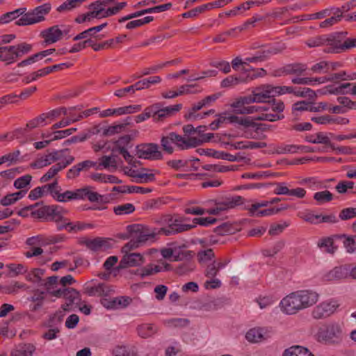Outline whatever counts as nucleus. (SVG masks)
<instances>
[{"label":"nucleus","mask_w":356,"mask_h":356,"mask_svg":"<svg viewBox=\"0 0 356 356\" xmlns=\"http://www.w3.org/2000/svg\"><path fill=\"white\" fill-rule=\"evenodd\" d=\"M35 348L32 344L26 345L24 348L16 350L11 353L12 356H31Z\"/></svg>","instance_id":"69168bd1"},{"label":"nucleus","mask_w":356,"mask_h":356,"mask_svg":"<svg viewBox=\"0 0 356 356\" xmlns=\"http://www.w3.org/2000/svg\"><path fill=\"white\" fill-rule=\"evenodd\" d=\"M311 70L317 74L327 73L330 70V63L324 60L321 61L314 64L311 67Z\"/></svg>","instance_id":"680f3d73"},{"label":"nucleus","mask_w":356,"mask_h":356,"mask_svg":"<svg viewBox=\"0 0 356 356\" xmlns=\"http://www.w3.org/2000/svg\"><path fill=\"white\" fill-rule=\"evenodd\" d=\"M256 102L255 99L254 98L253 95L246 97H242L236 99V101L234 102L231 106L235 110L241 109L243 107H245L244 105L245 104H250L252 103Z\"/></svg>","instance_id":"49530a36"},{"label":"nucleus","mask_w":356,"mask_h":356,"mask_svg":"<svg viewBox=\"0 0 356 356\" xmlns=\"http://www.w3.org/2000/svg\"><path fill=\"white\" fill-rule=\"evenodd\" d=\"M206 107L203 99L195 104L191 108H188L187 112L184 115L186 120L191 121H195L198 119H202L203 115L197 112L201 110L202 108Z\"/></svg>","instance_id":"cd10ccee"},{"label":"nucleus","mask_w":356,"mask_h":356,"mask_svg":"<svg viewBox=\"0 0 356 356\" xmlns=\"http://www.w3.org/2000/svg\"><path fill=\"white\" fill-rule=\"evenodd\" d=\"M129 236L123 237L124 239L134 238L140 245L148 241H153L157 234H160L159 229H150L140 224H134L127 227Z\"/></svg>","instance_id":"20e7f679"},{"label":"nucleus","mask_w":356,"mask_h":356,"mask_svg":"<svg viewBox=\"0 0 356 356\" xmlns=\"http://www.w3.org/2000/svg\"><path fill=\"white\" fill-rule=\"evenodd\" d=\"M164 221L168 224V227L159 229V232H160V234H163L165 236L188 231L196 226L195 225L180 224L178 222L177 220H173L169 216L164 218Z\"/></svg>","instance_id":"f8f14e48"},{"label":"nucleus","mask_w":356,"mask_h":356,"mask_svg":"<svg viewBox=\"0 0 356 356\" xmlns=\"http://www.w3.org/2000/svg\"><path fill=\"white\" fill-rule=\"evenodd\" d=\"M40 188H42V192L44 195L49 193L54 199L56 196L54 193H56L57 190H58V182L57 179H56L51 184H45L41 186Z\"/></svg>","instance_id":"5fc2aeb1"},{"label":"nucleus","mask_w":356,"mask_h":356,"mask_svg":"<svg viewBox=\"0 0 356 356\" xmlns=\"http://www.w3.org/2000/svg\"><path fill=\"white\" fill-rule=\"evenodd\" d=\"M182 105L180 104L164 108H161V103L154 104L151 106L153 120L154 122L163 121L165 118L179 111Z\"/></svg>","instance_id":"9b49d317"},{"label":"nucleus","mask_w":356,"mask_h":356,"mask_svg":"<svg viewBox=\"0 0 356 356\" xmlns=\"http://www.w3.org/2000/svg\"><path fill=\"white\" fill-rule=\"evenodd\" d=\"M80 191H82V197L81 200H83L87 197L91 202H102L103 196L97 192L92 191L89 186L80 188Z\"/></svg>","instance_id":"4c0bfd02"},{"label":"nucleus","mask_w":356,"mask_h":356,"mask_svg":"<svg viewBox=\"0 0 356 356\" xmlns=\"http://www.w3.org/2000/svg\"><path fill=\"white\" fill-rule=\"evenodd\" d=\"M96 166V163L90 160H86L80 162L70 169H69L66 174L67 179H74L76 178L81 171H88L90 168Z\"/></svg>","instance_id":"6ab92c4d"},{"label":"nucleus","mask_w":356,"mask_h":356,"mask_svg":"<svg viewBox=\"0 0 356 356\" xmlns=\"http://www.w3.org/2000/svg\"><path fill=\"white\" fill-rule=\"evenodd\" d=\"M105 6L101 0L91 3L88 6L89 13L93 19H102L111 17L108 8L106 9Z\"/></svg>","instance_id":"aec40b11"},{"label":"nucleus","mask_w":356,"mask_h":356,"mask_svg":"<svg viewBox=\"0 0 356 356\" xmlns=\"http://www.w3.org/2000/svg\"><path fill=\"white\" fill-rule=\"evenodd\" d=\"M26 10V8H21L16 9L14 11L8 12L6 14H3L0 17V24L8 23L10 20L15 19L17 16L24 15Z\"/></svg>","instance_id":"37998d69"},{"label":"nucleus","mask_w":356,"mask_h":356,"mask_svg":"<svg viewBox=\"0 0 356 356\" xmlns=\"http://www.w3.org/2000/svg\"><path fill=\"white\" fill-rule=\"evenodd\" d=\"M268 337L267 332L261 327H254L248 331L245 335L246 339L251 343H259L266 340Z\"/></svg>","instance_id":"a878e982"},{"label":"nucleus","mask_w":356,"mask_h":356,"mask_svg":"<svg viewBox=\"0 0 356 356\" xmlns=\"http://www.w3.org/2000/svg\"><path fill=\"white\" fill-rule=\"evenodd\" d=\"M333 194L327 190L316 192L314 195V199L318 204H323L325 202H331L333 200Z\"/></svg>","instance_id":"79ce46f5"},{"label":"nucleus","mask_w":356,"mask_h":356,"mask_svg":"<svg viewBox=\"0 0 356 356\" xmlns=\"http://www.w3.org/2000/svg\"><path fill=\"white\" fill-rule=\"evenodd\" d=\"M63 237H51L50 238H46L43 235H37L26 238L25 244L29 247H42L51 243H56L60 241Z\"/></svg>","instance_id":"a211bd4d"},{"label":"nucleus","mask_w":356,"mask_h":356,"mask_svg":"<svg viewBox=\"0 0 356 356\" xmlns=\"http://www.w3.org/2000/svg\"><path fill=\"white\" fill-rule=\"evenodd\" d=\"M211 6L207 4L202 5L201 6L197 7L193 10H189L183 14L184 17H196L199 13L204 12L205 10H210Z\"/></svg>","instance_id":"338daca9"},{"label":"nucleus","mask_w":356,"mask_h":356,"mask_svg":"<svg viewBox=\"0 0 356 356\" xmlns=\"http://www.w3.org/2000/svg\"><path fill=\"white\" fill-rule=\"evenodd\" d=\"M256 102H265L267 99L275 97V87L271 85H262L252 90Z\"/></svg>","instance_id":"2eb2a0df"},{"label":"nucleus","mask_w":356,"mask_h":356,"mask_svg":"<svg viewBox=\"0 0 356 356\" xmlns=\"http://www.w3.org/2000/svg\"><path fill=\"white\" fill-rule=\"evenodd\" d=\"M318 300V294L316 292L308 290L299 291L284 297L281 300L280 306L284 313L291 315L314 305Z\"/></svg>","instance_id":"f257e3e1"},{"label":"nucleus","mask_w":356,"mask_h":356,"mask_svg":"<svg viewBox=\"0 0 356 356\" xmlns=\"http://www.w3.org/2000/svg\"><path fill=\"white\" fill-rule=\"evenodd\" d=\"M69 149H63L60 150H54L51 152L53 162L58 161L56 164H64L65 168L72 163L74 161V157L69 154Z\"/></svg>","instance_id":"5701e85b"},{"label":"nucleus","mask_w":356,"mask_h":356,"mask_svg":"<svg viewBox=\"0 0 356 356\" xmlns=\"http://www.w3.org/2000/svg\"><path fill=\"white\" fill-rule=\"evenodd\" d=\"M349 274L346 266H337L324 275L323 278L327 281H334L346 278Z\"/></svg>","instance_id":"bb28decb"},{"label":"nucleus","mask_w":356,"mask_h":356,"mask_svg":"<svg viewBox=\"0 0 356 356\" xmlns=\"http://www.w3.org/2000/svg\"><path fill=\"white\" fill-rule=\"evenodd\" d=\"M55 198L56 201L59 202H66L67 201L78 200H81L82 197V191H80V188L74 191H65L61 193V188L58 186V190L56 193H54Z\"/></svg>","instance_id":"412c9836"},{"label":"nucleus","mask_w":356,"mask_h":356,"mask_svg":"<svg viewBox=\"0 0 356 356\" xmlns=\"http://www.w3.org/2000/svg\"><path fill=\"white\" fill-rule=\"evenodd\" d=\"M318 245L321 248H325V251L330 254L334 253L337 250V247L334 245V241L332 238H323Z\"/></svg>","instance_id":"6e6d98bb"},{"label":"nucleus","mask_w":356,"mask_h":356,"mask_svg":"<svg viewBox=\"0 0 356 356\" xmlns=\"http://www.w3.org/2000/svg\"><path fill=\"white\" fill-rule=\"evenodd\" d=\"M184 143L183 137L175 132H170L167 136H163L161 139V145L164 152L172 154L174 148L172 144H175L181 149V144Z\"/></svg>","instance_id":"ddd939ff"},{"label":"nucleus","mask_w":356,"mask_h":356,"mask_svg":"<svg viewBox=\"0 0 356 356\" xmlns=\"http://www.w3.org/2000/svg\"><path fill=\"white\" fill-rule=\"evenodd\" d=\"M294 95L297 97H307L310 100H314L317 97V92L309 88L295 89Z\"/></svg>","instance_id":"09e8293b"},{"label":"nucleus","mask_w":356,"mask_h":356,"mask_svg":"<svg viewBox=\"0 0 356 356\" xmlns=\"http://www.w3.org/2000/svg\"><path fill=\"white\" fill-rule=\"evenodd\" d=\"M243 81L244 80L240 77L229 76L221 81L220 86L222 88H229Z\"/></svg>","instance_id":"e2e57ef3"},{"label":"nucleus","mask_w":356,"mask_h":356,"mask_svg":"<svg viewBox=\"0 0 356 356\" xmlns=\"http://www.w3.org/2000/svg\"><path fill=\"white\" fill-rule=\"evenodd\" d=\"M135 207L133 204L127 203L120 204L113 208V212L118 216L130 214L135 211Z\"/></svg>","instance_id":"a18cd8bd"},{"label":"nucleus","mask_w":356,"mask_h":356,"mask_svg":"<svg viewBox=\"0 0 356 356\" xmlns=\"http://www.w3.org/2000/svg\"><path fill=\"white\" fill-rule=\"evenodd\" d=\"M138 334L143 339L152 337L158 331V327L154 324L143 323L137 327Z\"/></svg>","instance_id":"c85d7f7f"},{"label":"nucleus","mask_w":356,"mask_h":356,"mask_svg":"<svg viewBox=\"0 0 356 356\" xmlns=\"http://www.w3.org/2000/svg\"><path fill=\"white\" fill-rule=\"evenodd\" d=\"M52 157L51 153H48L38 159H37L34 162L30 164V166L32 168H42L43 167L47 166L53 163Z\"/></svg>","instance_id":"ea45409f"},{"label":"nucleus","mask_w":356,"mask_h":356,"mask_svg":"<svg viewBox=\"0 0 356 356\" xmlns=\"http://www.w3.org/2000/svg\"><path fill=\"white\" fill-rule=\"evenodd\" d=\"M268 108L266 106H251L247 107H243L241 109L235 110V113L237 114H250L257 112H263L267 111Z\"/></svg>","instance_id":"3c124183"},{"label":"nucleus","mask_w":356,"mask_h":356,"mask_svg":"<svg viewBox=\"0 0 356 356\" xmlns=\"http://www.w3.org/2000/svg\"><path fill=\"white\" fill-rule=\"evenodd\" d=\"M136 156L140 159L152 161L163 159L162 152L156 143H141L136 147Z\"/></svg>","instance_id":"423d86ee"},{"label":"nucleus","mask_w":356,"mask_h":356,"mask_svg":"<svg viewBox=\"0 0 356 356\" xmlns=\"http://www.w3.org/2000/svg\"><path fill=\"white\" fill-rule=\"evenodd\" d=\"M145 263V259L140 253L125 254L119 264L120 268L139 266Z\"/></svg>","instance_id":"dca6fc26"},{"label":"nucleus","mask_w":356,"mask_h":356,"mask_svg":"<svg viewBox=\"0 0 356 356\" xmlns=\"http://www.w3.org/2000/svg\"><path fill=\"white\" fill-rule=\"evenodd\" d=\"M44 274V270L41 268H34L26 275V280L30 282L37 283L41 286V284L43 282L42 277Z\"/></svg>","instance_id":"a19ab883"},{"label":"nucleus","mask_w":356,"mask_h":356,"mask_svg":"<svg viewBox=\"0 0 356 356\" xmlns=\"http://www.w3.org/2000/svg\"><path fill=\"white\" fill-rule=\"evenodd\" d=\"M31 179L30 175L22 176L14 181V186L17 189H22L30 184Z\"/></svg>","instance_id":"774afa93"},{"label":"nucleus","mask_w":356,"mask_h":356,"mask_svg":"<svg viewBox=\"0 0 356 356\" xmlns=\"http://www.w3.org/2000/svg\"><path fill=\"white\" fill-rule=\"evenodd\" d=\"M183 140L184 143L181 144V149H187L188 148L195 147L202 144L201 138H197L196 137H190L188 139H185L183 137Z\"/></svg>","instance_id":"4d7b16f0"},{"label":"nucleus","mask_w":356,"mask_h":356,"mask_svg":"<svg viewBox=\"0 0 356 356\" xmlns=\"http://www.w3.org/2000/svg\"><path fill=\"white\" fill-rule=\"evenodd\" d=\"M108 241L106 239L96 238L86 241L85 245L88 249L92 251H98L102 248H107L108 246Z\"/></svg>","instance_id":"c9c22d12"},{"label":"nucleus","mask_w":356,"mask_h":356,"mask_svg":"<svg viewBox=\"0 0 356 356\" xmlns=\"http://www.w3.org/2000/svg\"><path fill=\"white\" fill-rule=\"evenodd\" d=\"M100 163L99 165L97 167V169H99L100 166L104 168H108L109 167H113L115 168H117V161L115 157L113 155L111 156H103L100 159Z\"/></svg>","instance_id":"603ef678"},{"label":"nucleus","mask_w":356,"mask_h":356,"mask_svg":"<svg viewBox=\"0 0 356 356\" xmlns=\"http://www.w3.org/2000/svg\"><path fill=\"white\" fill-rule=\"evenodd\" d=\"M343 337V327L337 322H330L323 325L316 333L317 340L327 344H338L342 341Z\"/></svg>","instance_id":"7ed1b4c3"},{"label":"nucleus","mask_w":356,"mask_h":356,"mask_svg":"<svg viewBox=\"0 0 356 356\" xmlns=\"http://www.w3.org/2000/svg\"><path fill=\"white\" fill-rule=\"evenodd\" d=\"M354 182L351 181H341L335 186L336 191L339 194L352 193L353 191H349L353 189Z\"/></svg>","instance_id":"de8ad7c7"},{"label":"nucleus","mask_w":356,"mask_h":356,"mask_svg":"<svg viewBox=\"0 0 356 356\" xmlns=\"http://www.w3.org/2000/svg\"><path fill=\"white\" fill-rule=\"evenodd\" d=\"M153 20V17L147 16L143 19H136L128 22L126 25V28L128 29H133L145 24L149 23Z\"/></svg>","instance_id":"bf43d9fd"},{"label":"nucleus","mask_w":356,"mask_h":356,"mask_svg":"<svg viewBox=\"0 0 356 356\" xmlns=\"http://www.w3.org/2000/svg\"><path fill=\"white\" fill-rule=\"evenodd\" d=\"M347 32H336L325 35L324 44L325 53L337 54L356 47L355 38H346Z\"/></svg>","instance_id":"f03ea898"},{"label":"nucleus","mask_w":356,"mask_h":356,"mask_svg":"<svg viewBox=\"0 0 356 356\" xmlns=\"http://www.w3.org/2000/svg\"><path fill=\"white\" fill-rule=\"evenodd\" d=\"M40 34L47 44H53L61 40L60 28L58 25L42 31Z\"/></svg>","instance_id":"4be33fe9"},{"label":"nucleus","mask_w":356,"mask_h":356,"mask_svg":"<svg viewBox=\"0 0 356 356\" xmlns=\"http://www.w3.org/2000/svg\"><path fill=\"white\" fill-rule=\"evenodd\" d=\"M306 69L307 68L304 64L293 63L285 65L280 70L284 74L301 75Z\"/></svg>","instance_id":"2f4dec72"},{"label":"nucleus","mask_w":356,"mask_h":356,"mask_svg":"<svg viewBox=\"0 0 356 356\" xmlns=\"http://www.w3.org/2000/svg\"><path fill=\"white\" fill-rule=\"evenodd\" d=\"M286 48L284 43H277L273 46L268 47L266 49L261 51L262 55L264 56V60L272 55H276L282 53Z\"/></svg>","instance_id":"f704fd0d"},{"label":"nucleus","mask_w":356,"mask_h":356,"mask_svg":"<svg viewBox=\"0 0 356 356\" xmlns=\"http://www.w3.org/2000/svg\"><path fill=\"white\" fill-rule=\"evenodd\" d=\"M243 203V198L239 195L226 197L216 203L214 208L207 211V213L211 215H218L222 211L234 209L236 206Z\"/></svg>","instance_id":"6e6552de"},{"label":"nucleus","mask_w":356,"mask_h":356,"mask_svg":"<svg viewBox=\"0 0 356 356\" xmlns=\"http://www.w3.org/2000/svg\"><path fill=\"white\" fill-rule=\"evenodd\" d=\"M54 296L56 298H64L66 300V303L63 305L61 308L64 311H70V307L74 304L78 305L81 301L80 293L78 291L73 288H64L63 289H56L54 292Z\"/></svg>","instance_id":"1a4fd4ad"},{"label":"nucleus","mask_w":356,"mask_h":356,"mask_svg":"<svg viewBox=\"0 0 356 356\" xmlns=\"http://www.w3.org/2000/svg\"><path fill=\"white\" fill-rule=\"evenodd\" d=\"M317 93H318L320 95H341V93H343L340 90L339 88V84L336 86L335 85H327L325 86L324 88L319 89L317 90Z\"/></svg>","instance_id":"864d4df0"},{"label":"nucleus","mask_w":356,"mask_h":356,"mask_svg":"<svg viewBox=\"0 0 356 356\" xmlns=\"http://www.w3.org/2000/svg\"><path fill=\"white\" fill-rule=\"evenodd\" d=\"M132 299L129 296H118L113 298H103L102 305L108 309H122L127 307Z\"/></svg>","instance_id":"4468645a"},{"label":"nucleus","mask_w":356,"mask_h":356,"mask_svg":"<svg viewBox=\"0 0 356 356\" xmlns=\"http://www.w3.org/2000/svg\"><path fill=\"white\" fill-rule=\"evenodd\" d=\"M46 67L40 69L36 72H32L29 76H26L23 79V82L25 83H29L32 81L37 80L38 78L47 75Z\"/></svg>","instance_id":"052dcab7"},{"label":"nucleus","mask_w":356,"mask_h":356,"mask_svg":"<svg viewBox=\"0 0 356 356\" xmlns=\"http://www.w3.org/2000/svg\"><path fill=\"white\" fill-rule=\"evenodd\" d=\"M69 149H63L60 150H54L51 152L53 162L58 161L56 164H64L65 168L72 163L74 161V157L69 154Z\"/></svg>","instance_id":"b1692460"},{"label":"nucleus","mask_w":356,"mask_h":356,"mask_svg":"<svg viewBox=\"0 0 356 356\" xmlns=\"http://www.w3.org/2000/svg\"><path fill=\"white\" fill-rule=\"evenodd\" d=\"M299 151V145H280L275 147L274 152L278 154H294Z\"/></svg>","instance_id":"c03bdc74"},{"label":"nucleus","mask_w":356,"mask_h":356,"mask_svg":"<svg viewBox=\"0 0 356 356\" xmlns=\"http://www.w3.org/2000/svg\"><path fill=\"white\" fill-rule=\"evenodd\" d=\"M333 10L334 16L326 19L323 22H321L320 27L321 28H327L330 27L339 21H341L342 18V15L341 14V11L339 10V8H332L331 11Z\"/></svg>","instance_id":"58836bf2"},{"label":"nucleus","mask_w":356,"mask_h":356,"mask_svg":"<svg viewBox=\"0 0 356 356\" xmlns=\"http://www.w3.org/2000/svg\"><path fill=\"white\" fill-rule=\"evenodd\" d=\"M17 58L13 45L0 47V60L11 63L15 61Z\"/></svg>","instance_id":"c756f323"},{"label":"nucleus","mask_w":356,"mask_h":356,"mask_svg":"<svg viewBox=\"0 0 356 356\" xmlns=\"http://www.w3.org/2000/svg\"><path fill=\"white\" fill-rule=\"evenodd\" d=\"M130 140V136H124L121 138L116 142L118 145V151L120 154L123 156L124 159L127 163L129 164H132L134 161V157L131 156L129 152L127 150V149L124 147L120 146L121 144H126L128 143Z\"/></svg>","instance_id":"7c9ffc66"},{"label":"nucleus","mask_w":356,"mask_h":356,"mask_svg":"<svg viewBox=\"0 0 356 356\" xmlns=\"http://www.w3.org/2000/svg\"><path fill=\"white\" fill-rule=\"evenodd\" d=\"M51 9L50 3H44L35 8L33 10L24 13L20 19L15 22L17 26L31 25L44 21V16L47 15Z\"/></svg>","instance_id":"39448f33"},{"label":"nucleus","mask_w":356,"mask_h":356,"mask_svg":"<svg viewBox=\"0 0 356 356\" xmlns=\"http://www.w3.org/2000/svg\"><path fill=\"white\" fill-rule=\"evenodd\" d=\"M306 140L313 144H324L330 147L332 149H334V146L330 142V138L322 132H318L315 136H307Z\"/></svg>","instance_id":"473e14b6"},{"label":"nucleus","mask_w":356,"mask_h":356,"mask_svg":"<svg viewBox=\"0 0 356 356\" xmlns=\"http://www.w3.org/2000/svg\"><path fill=\"white\" fill-rule=\"evenodd\" d=\"M13 47H15V56H17V58L28 54L32 48L31 44L26 43H20L17 45H13Z\"/></svg>","instance_id":"0e129e2a"},{"label":"nucleus","mask_w":356,"mask_h":356,"mask_svg":"<svg viewBox=\"0 0 356 356\" xmlns=\"http://www.w3.org/2000/svg\"><path fill=\"white\" fill-rule=\"evenodd\" d=\"M144 89V83L141 81H137L134 84L129 86L127 88L117 90L114 95L118 97H124L127 93L134 95L136 90Z\"/></svg>","instance_id":"72a5a7b5"},{"label":"nucleus","mask_w":356,"mask_h":356,"mask_svg":"<svg viewBox=\"0 0 356 356\" xmlns=\"http://www.w3.org/2000/svg\"><path fill=\"white\" fill-rule=\"evenodd\" d=\"M339 304L337 300L323 301L315 306L312 311V316L316 320L324 319L333 314Z\"/></svg>","instance_id":"0eeeda50"},{"label":"nucleus","mask_w":356,"mask_h":356,"mask_svg":"<svg viewBox=\"0 0 356 356\" xmlns=\"http://www.w3.org/2000/svg\"><path fill=\"white\" fill-rule=\"evenodd\" d=\"M218 119L213 121L210 124L209 127L211 130L214 131L219 128V127L224 123L226 120H228L230 123L238 124L244 127H248L250 126H254L255 124L252 122V120L249 118H242L237 115H229L226 117L223 114L217 115Z\"/></svg>","instance_id":"9d476101"},{"label":"nucleus","mask_w":356,"mask_h":356,"mask_svg":"<svg viewBox=\"0 0 356 356\" xmlns=\"http://www.w3.org/2000/svg\"><path fill=\"white\" fill-rule=\"evenodd\" d=\"M58 277L57 276H51L47 277L46 280H43L41 286H44L46 289L47 293L52 295L54 296V292L56 290L54 289V286L57 285L58 283Z\"/></svg>","instance_id":"8fccbe9b"},{"label":"nucleus","mask_w":356,"mask_h":356,"mask_svg":"<svg viewBox=\"0 0 356 356\" xmlns=\"http://www.w3.org/2000/svg\"><path fill=\"white\" fill-rule=\"evenodd\" d=\"M197 84H186L181 86L178 89V94L179 95L196 94L201 91V90L195 89L197 87Z\"/></svg>","instance_id":"13d9d810"},{"label":"nucleus","mask_w":356,"mask_h":356,"mask_svg":"<svg viewBox=\"0 0 356 356\" xmlns=\"http://www.w3.org/2000/svg\"><path fill=\"white\" fill-rule=\"evenodd\" d=\"M84 292L90 296H107L114 292L113 286L104 283H100L97 285H88L84 289Z\"/></svg>","instance_id":"f3484780"},{"label":"nucleus","mask_w":356,"mask_h":356,"mask_svg":"<svg viewBox=\"0 0 356 356\" xmlns=\"http://www.w3.org/2000/svg\"><path fill=\"white\" fill-rule=\"evenodd\" d=\"M200 154H205L216 159H224L229 161H236L242 159L240 156L232 155L225 152L214 151L211 149H199L197 150Z\"/></svg>","instance_id":"393cba45"},{"label":"nucleus","mask_w":356,"mask_h":356,"mask_svg":"<svg viewBox=\"0 0 356 356\" xmlns=\"http://www.w3.org/2000/svg\"><path fill=\"white\" fill-rule=\"evenodd\" d=\"M64 164H55L40 179L41 183H45L53 179L60 171L65 169Z\"/></svg>","instance_id":"e433bc0d"}]
</instances>
